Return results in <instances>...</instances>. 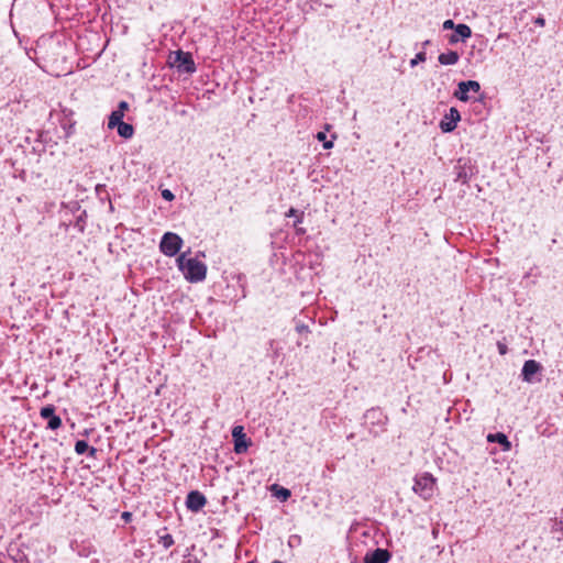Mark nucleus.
I'll return each mask as SVG.
<instances>
[{
	"label": "nucleus",
	"instance_id": "obj_1",
	"mask_svg": "<svg viewBox=\"0 0 563 563\" xmlns=\"http://www.w3.org/2000/svg\"><path fill=\"white\" fill-rule=\"evenodd\" d=\"M177 266L190 283L202 282L207 275V266L197 258H187L183 253L177 257Z\"/></svg>",
	"mask_w": 563,
	"mask_h": 563
},
{
	"label": "nucleus",
	"instance_id": "obj_2",
	"mask_svg": "<svg viewBox=\"0 0 563 563\" xmlns=\"http://www.w3.org/2000/svg\"><path fill=\"white\" fill-rule=\"evenodd\" d=\"M437 489V478L430 473L418 475L413 479L412 490L424 500L433 497Z\"/></svg>",
	"mask_w": 563,
	"mask_h": 563
},
{
	"label": "nucleus",
	"instance_id": "obj_3",
	"mask_svg": "<svg viewBox=\"0 0 563 563\" xmlns=\"http://www.w3.org/2000/svg\"><path fill=\"white\" fill-rule=\"evenodd\" d=\"M183 239L173 232H166L159 243L161 252L166 256H175L183 246Z\"/></svg>",
	"mask_w": 563,
	"mask_h": 563
},
{
	"label": "nucleus",
	"instance_id": "obj_4",
	"mask_svg": "<svg viewBox=\"0 0 563 563\" xmlns=\"http://www.w3.org/2000/svg\"><path fill=\"white\" fill-rule=\"evenodd\" d=\"M169 63L173 67H176L179 71L191 74L196 70L195 63L189 53L177 51L174 55L169 56Z\"/></svg>",
	"mask_w": 563,
	"mask_h": 563
},
{
	"label": "nucleus",
	"instance_id": "obj_5",
	"mask_svg": "<svg viewBox=\"0 0 563 563\" xmlns=\"http://www.w3.org/2000/svg\"><path fill=\"white\" fill-rule=\"evenodd\" d=\"M232 438L234 442V452L236 454L245 453L252 445V440L244 431V427L238 424L232 430Z\"/></svg>",
	"mask_w": 563,
	"mask_h": 563
},
{
	"label": "nucleus",
	"instance_id": "obj_6",
	"mask_svg": "<svg viewBox=\"0 0 563 563\" xmlns=\"http://www.w3.org/2000/svg\"><path fill=\"white\" fill-rule=\"evenodd\" d=\"M461 120V114L459 110L454 107L450 108L449 112L444 114L442 120L440 121V129L444 133H450L456 129L459 121Z\"/></svg>",
	"mask_w": 563,
	"mask_h": 563
},
{
	"label": "nucleus",
	"instance_id": "obj_7",
	"mask_svg": "<svg viewBox=\"0 0 563 563\" xmlns=\"http://www.w3.org/2000/svg\"><path fill=\"white\" fill-rule=\"evenodd\" d=\"M481 90V85L476 80H467L461 81L457 85V90L454 92V97L460 101L466 102L470 100L468 92H478Z\"/></svg>",
	"mask_w": 563,
	"mask_h": 563
},
{
	"label": "nucleus",
	"instance_id": "obj_8",
	"mask_svg": "<svg viewBox=\"0 0 563 563\" xmlns=\"http://www.w3.org/2000/svg\"><path fill=\"white\" fill-rule=\"evenodd\" d=\"M206 497L198 490L190 492L186 499V506L191 511H199L206 505Z\"/></svg>",
	"mask_w": 563,
	"mask_h": 563
},
{
	"label": "nucleus",
	"instance_id": "obj_9",
	"mask_svg": "<svg viewBox=\"0 0 563 563\" xmlns=\"http://www.w3.org/2000/svg\"><path fill=\"white\" fill-rule=\"evenodd\" d=\"M128 109L129 103L126 101H121L118 109L112 111L109 115L108 128L114 129L115 124L123 122L124 113Z\"/></svg>",
	"mask_w": 563,
	"mask_h": 563
},
{
	"label": "nucleus",
	"instance_id": "obj_10",
	"mask_svg": "<svg viewBox=\"0 0 563 563\" xmlns=\"http://www.w3.org/2000/svg\"><path fill=\"white\" fill-rule=\"evenodd\" d=\"M389 559V552L387 550L378 548L365 555L364 563H387Z\"/></svg>",
	"mask_w": 563,
	"mask_h": 563
},
{
	"label": "nucleus",
	"instance_id": "obj_11",
	"mask_svg": "<svg viewBox=\"0 0 563 563\" xmlns=\"http://www.w3.org/2000/svg\"><path fill=\"white\" fill-rule=\"evenodd\" d=\"M541 369L540 364L534 360L526 361L522 367V378L526 382H531L532 376Z\"/></svg>",
	"mask_w": 563,
	"mask_h": 563
},
{
	"label": "nucleus",
	"instance_id": "obj_12",
	"mask_svg": "<svg viewBox=\"0 0 563 563\" xmlns=\"http://www.w3.org/2000/svg\"><path fill=\"white\" fill-rule=\"evenodd\" d=\"M472 31L471 27L466 24H457L455 26V34H452L450 37V43H456L459 40L465 41L466 38L471 37Z\"/></svg>",
	"mask_w": 563,
	"mask_h": 563
},
{
	"label": "nucleus",
	"instance_id": "obj_13",
	"mask_svg": "<svg viewBox=\"0 0 563 563\" xmlns=\"http://www.w3.org/2000/svg\"><path fill=\"white\" fill-rule=\"evenodd\" d=\"M488 442H497L503 446V451H509L511 449V444L508 441L506 434L504 433H490L487 435Z\"/></svg>",
	"mask_w": 563,
	"mask_h": 563
},
{
	"label": "nucleus",
	"instance_id": "obj_14",
	"mask_svg": "<svg viewBox=\"0 0 563 563\" xmlns=\"http://www.w3.org/2000/svg\"><path fill=\"white\" fill-rule=\"evenodd\" d=\"M460 59V55L454 51H449L439 55L438 60L441 65H455Z\"/></svg>",
	"mask_w": 563,
	"mask_h": 563
},
{
	"label": "nucleus",
	"instance_id": "obj_15",
	"mask_svg": "<svg viewBox=\"0 0 563 563\" xmlns=\"http://www.w3.org/2000/svg\"><path fill=\"white\" fill-rule=\"evenodd\" d=\"M118 134L123 139H131L134 134V129L131 124L121 122L115 124Z\"/></svg>",
	"mask_w": 563,
	"mask_h": 563
},
{
	"label": "nucleus",
	"instance_id": "obj_16",
	"mask_svg": "<svg viewBox=\"0 0 563 563\" xmlns=\"http://www.w3.org/2000/svg\"><path fill=\"white\" fill-rule=\"evenodd\" d=\"M54 411L55 409L52 406L43 407L41 409V417L48 420V422H62L59 417L55 416Z\"/></svg>",
	"mask_w": 563,
	"mask_h": 563
},
{
	"label": "nucleus",
	"instance_id": "obj_17",
	"mask_svg": "<svg viewBox=\"0 0 563 563\" xmlns=\"http://www.w3.org/2000/svg\"><path fill=\"white\" fill-rule=\"evenodd\" d=\"M89 449L88 444L85 441H77L75 444V451L78 454H84Z\"/></svg>",
	"mask_w": 563,
	"mask_h": 563
},
{
	"label": "nucleus",
	"instance_id": "obj_18",
	"mask_svg": "<svg viewBox=\"0 0 563 563\" xmlns=\"http://www.w3.org/2000/svg\"><path fill=\"white\" fill-rule=\"evenodd\" d=\"M426 53L424 52H420L418 53L415 58H412L410 60V66L411 67H415L416 65H418L419 63H423L426 60Z\"/></svg>",
	"mask_w": 563,
	"mask_h": 563
},
{
	"label": "nucleus",
	"instance_id": "obj_19",
	"mask_svg": "<svg viewBox=\"0 0 563 563\" xmlns=\"http://www.w3.org/2000/svg\"><path fill=\"white\" fill-rule=\"evenodd\" d=\"M276 496L282 500H287L290 497V492L287 488L280 487L276 492Z\"/></svg>",
	"mask_w": 563,
	"mask_h": 563
},
{
	"label": "nucleus",
	"instance_id": "obj_20",
	"mask_svg": "<svg viewBox=\"0 0 563 563\" xmlns=\"http://www.w3.org/2000/svg\"><path fill=\"white\" fill-rule=\"evenodd\" d=\"M162 197L167 201H172L175 198L174 194L169 189H164L162 191Z\"/></svg>",
	"mask_w": 563,
	"mask_h": 563
},
{
	"label": "nucleus",
	"instance_id": "obj_21",
	"mask_svg": "<svg viewBox=\"0 0 563 563\" xmlns=\"http://www.w3.org/2000/svg\"><path fill=\"white\" fill-rule=\"evenodd\" d=\"M455 26L456 25L454 24V22L452 20H446V21L443 22V29L444 30H452V29L455 30Z\"/></svg>",
	"mask_w": 563,
	"mask_h": 563
},
{
	"label": "nucleus",
	"instance_id": "obj_22",
	"mask_svg": "<svg viewBox=\"0 0 563 563\" xmlns=\"http://www.w3.org/2000/svg\"><path fill=\"white\" fill-rule=\"evenodd\" d=\"M323 147H324L325 150H330V148H332V147H333V142H332V141H324V142H323Z\"/></svg>",
	"mask_w": 563,
	"mask_h": 563
},
{
	"label": "nucleus",
	"instance_id": "obj_23",
	"mask_svg": "<svg viewBox=\"0 0 563 563\" xmlns=\"http://www.w3.org/2000/svg\"><path fill=\"white\" fill-rule=\"evenodd\" d=\"M325 137H327V135H325V133H324V132H319V133L317 134V139H318L319 141L324 142V141H325Z\"/></svg>",
	"mask_w": 563,
	"mask_h": 563
},
{
	"label": "nucleus",
	"instance_id": "obj_24",
	"mask_svg": "<svg viewBox=\"0 0 563 563\" xmlns=\"http://www.w3.org/2000/svg\"><path fill=\"white\" fill-rule=\"evenodd\" d=\"M296 213H297V210H296V209H294V208H290V209L288 210V212L286 213V216H287V217H292V216H296Z\"/></svg>",
	"mask_w": 563,
	"mask_h": 563
},
{
	"label": "nucleus",
	"instance_id": "obj_25",
	"mask_svg": "<svg viewBox=\"0 0 563 563\" xmlns=\"http://www.w3.org/2000/svg\"><path fill=\"white\" fill-rule=\"evenodd\" d=\"M536 23L541 25V26H543L544 25V19L539 18V19L536 20Z\"/></svg>",
	"mask_w": 563,
	"mask_h": 563
},
{
	"label": "nucleus",
	"instance_id": "obj_26",
	"mask_svg": "<svg viewBox=\"0 0 563 563\" xmlns=\"http://www.w3.org/2000/svg\"><path fill=\"white\" fill-rule=\"evenodd\" d=\"M301 222H302V216L298 217V219H297V221H296L295 225H297L298 223H301Z\"/></svg>",
	"mask_w": 563,
	"mask_h": 563
},
{
	"label": "nucleus",
	"instance_id": "obj_27",
	"mask_svg": "<svg viewBox=\"0 0 563 563\" xmlns=\"http://www.w3.org/2000/svg\"><path fill=\"white\" fill-rule=\"evenodd\" d=\"M306 329H307V328H306L305 325H299V327H297V330H298V331H303V330H306Z\"/></svg>",
	"mask_w": 563,
	"mask_h": 563
},
{
	"label": "nucleus",
	"instance_id": "obj_28",
	"mask_svg": "<svg viewBox=\"0 0 563 563\" xmlns=\"http://www.w3.org/2000/svg\"><path fill=\"white\" fill-rule=\"evenodd\" d=\"M52 429H56L57 427H59L60 424H57V423H54V424H48Z\"/></svg>",
	"mask_w": 563,
	"mask_h": 563
},
{
	"label": "nucleus",
	"instance_id": "obj_29",
	"mask_svg": "<svg viewBox=\"0 0 563 563\" xmlns=\"http://www.w3.org/2000/svg\"><path fill=\"white\" fill-rule=\"evenodd\" d=\"M129 517H130V514H129V512H124V514H123V518L129 519Z\"/></svg>",
	"mask_w": 563,
	"mask_h": 563
},
{
	"label": "nucleus",
	"instance_id": "obj_30",
	"mask_svg": "<svg viewBox=\"0 0 563 563\" xmlns=\"http://www.w3.org/2000/svg\"><path fill=\"white\" fill-rule=\"evenodd\" d=\"M273 563H283V562H280V561H274Z\"/></svg>",
	"mask_w": 563,
	"mask_h": 563
}]
</instances>
